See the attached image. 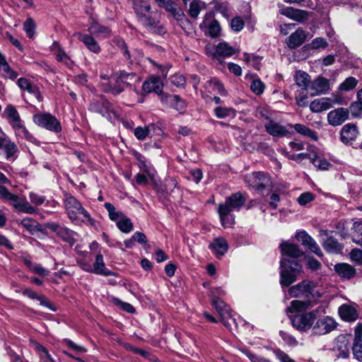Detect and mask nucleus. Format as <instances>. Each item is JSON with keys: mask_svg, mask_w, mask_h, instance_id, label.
I'll use <instances>...</instances> for the list:
<instances>
[{"mask_svg": "<svg viewBox=\"0 0 362 362\" xmlns=\"http://www.w3.org/2000/svg\"><path fill=\"white\" fill-rule=\"evenodd\" d=\"M280 248L283 257L281 259L280 284L283 287H287L297 279V276L302 273V265L296 260H290L303 255V251L299 247L287 241L282 242Z\"/></svg>", "mask_w": 362, "mask_h": 362, "instance_id": "obj_1", "label": "nucleus"}, {"mask_svg": "<svg viewBox=\"0 0 362 362\" xmlns=\"http://www.w3.org/2000/svg\"><path fill=\"white\" fill-rule=\"evenodd\" d=\"M245 202V196L237 192L227 197L224 203L218 204V213L223 227L230 228L234 225L235 216L233 211H240Z\"/></svg>", "mask_w": 362, "mask_h": 362, "instance_id": "obj_2", "label": "nucleus"}, {"mask_svg": "<svg viewBox=\"0 0 362 362\" xmlns=\"http://www.w3.org/2000/svg\"><path fill=\"white\" fill-rule=\"evenodd\" d=\"M64 204L66 214L71 221L76 224L84 223L87 225L94 226L95 220L75 197L66 195Z\"/></svg>", "mask_w": 362, "mask_h": 362, "instance_id": "obj_3", "label": "nucleus"}, {"mask_svg": "<svg viewBox=\"0 0 362 362\" xmlns=\"http://www.w3.org/2000/svg\"><path fill=\"white\" fill-rule=\"evenodd\" d=\"M134 9L142 25L151 30L158 28L159 32L163 31V28L158 25L159 21L156 14L151 12V6L148 3L142 0H134Z\"/></svg>", "mask_w": 362, "mask_h": 362, "instance_id": "obj_4", "label": "nucleus"}, {"mask_svg": "<svg viewBox=\"0 0 362 362\" xmlns=\"http://www.w3.org/2000/svg\"><path fill=\"white\" fill-rule=\"evenodd\" d=\"M137 79L136 76L134 73H127L124 71H121L114 78L115 81V86H107L105 92L112 93L115 95L121 93L124 87L129 86Z\"/></svg>", "mask_w": 362, "mask_h": 362, "instance_id": "obj_5", "label": "nucleus"}, {"mask_svg": "<svg viewBox=\"0 0 362 362\" xmlns=\"http://www.w3.org/2000/svg\"><path fill=\"white\" fill-rule=\"evenodd\" d=\"M35 124L50 132L58 133L62 130L59 120L49 113H37L33 115Z\"/></svg>", "mask_w": 362, "mask_h": 362, "instance_id": "obj_6", "label": "nucleus"}, {"mask_svg": "<svg viewBox=\"0 0 362 362\" xmlns=\"http://www.w3.org/2000/svg\"><path fill=\"white\" fill-rule=\"evenodd\" d=\"M317 310L297 314L291 319L293 326L298 330L306 332L313 329V323L316 320Z\"/></svg>", "mask_w": 362, "mask_h": 362, "instance_id": "obj_7", "label": "nucleus"}, {"mask_svg": "<svg viewBox=\"0 0 362 362\" xmlns=\"http://www.w3.org/2000/svg\"><path fill=\"white\" fill-rule=\"evenodd\" d=\"M205 50L209 57L218 61L221 58L229 57L235 53V49L225 42H220L217 45H207Z\"/></svg>", "mask_w": 362, "mask_h": 362, "instance_id": "obj_8", "label": "nucleus"}, {"mask_svg": "<svg viewBox=\"0 0 362 362\" xmlns=\"http://www.w3.org/2000/svg\"><path fill=\"white\" fill-rule=\"evenodd\" d=\"M335 320L329 316H322L313 323L312 334L314 335H324L330 333L337 327Z\"/></svg>", "mask_w": 362, "mask_h": 362, "instance_id": "obj_9", "label": "nucleus"}, {"mask_svg": "<svg viewBox=\"0 0 362 362\" xmlns=\"http://www.w3.org/2000/svg\"><path fill=\"white\" fill-rule=\"evenodd\" d=\"M341 100L338 95L317 98L310 103V109L313 112H320L331 108L334 105L341 104Z\"/></svg>", "mask_w": 362, "mask_h": 362, "instance_id": "obj_10", "label": "nucleus"}, {"mask_svg": "<svg viewBox=\"0 0 362 362\" xmlns=\"http://www.w3.org/2000/svg\"><path fill=\"white\" fill-rule=\"evenodd\" d=\"M245 181L253 188L262 189L271 185L270 177L261 173L255 172L245 176Z\"/></svg>", "mask_w": 362, "mask_h": 362, "instance_id": "obj_11", "label": "nucleus"}, {"mask_svg": "<svg viewBox=\"0 0 362 362\" xmlns=\"http://www.w3.org/2000/svg\"><path fill=\"white\" fill-rule=\"evenodd\" d=\"M313 291V283L309 281H303L291 286L288 291L292 298H310V294H312Z\"/></svg>", "mask_w": 362, "mask_h": 362, "instance_id": "obj_12", "label": "nucleus"}, {"mask_svg": "<svg viewBox=\"0 0 362 362\" xmlns=\"http://www.w3.org/2000/svg\"><path fill=\"white\" fill-rule=\"evenodd\" d=\"M296 239L302 245L307 247L311 252L320 257L323 256L322 252L315 240L310 236L305 231H300L296 235Z\"/></svg>", "mask_w": 362, "mask_h": 362, "instance_id": "obj_13", "label": "nucleus"}, {"mask_svg": "<svg viewBox=\"0 0 362 362\" xmlns=\"http://www.w3.org/2000/svg\"><path fill=\"white\" fill-rule=\"evenodd\" d=\"M161 103L177 111L182 112L186 108V103L177 95L163 94L160 98Z\"/></svg>", "mask_w": 362, "mask_h": 362, "instance_id": "obj_14", "label": "nucleus"}, {"mask_svg": "<svg viewBox=\"0 0 362 362\" xmlns=\"http://www.w3.org/2000/svg\"><path fill=\"white\" fill-rule=\"evenodd\" d=\"M358 305L356 304H342L338 308L340 317L346 322L356 321L358 318Z\"/></svg>", "mask_w": 362, "mask_h": 362, "instance_id": "obj_15", "label": "nucleus"}, {"mask_svg": "<svg viewBox=\"0 0 362 362\" xmlns=\"http://www.w3.org/2000/svg\"><path fill=\"white\" fill-rule=\"evenodd\" d=\"M310 89L312 96L325 94L330 89L329 81L325 77L318 76L311 82Z\"/></svg>", "mask_w": 362, "mask_h": 362, "instance_id": "obj_16", "label": "nucleus"}, {"mask_svg": "<svg viewBox=\"0 0 362 362\" xmlns=\"http://www.w3.org/2000/svg\"><path fill=\"white\" fill-rule=\"evenodd\" d=\"M349 117V111L346 108L340 107L330 111L327 115V121L332 126H339L344 122Z\"/></svg>", "mask_w": 362, "mask_h": 362, "instance_id": "obj_17", "label": "nucleus"}, {"mask_svg": "<svg viewBox=\"0 0 362 362\" xmlns=\"http://www.w3.org/2000/svg\"><path fill=\"white\" fill-rule=\"evenodd\" d=\"M13 198H9L8 202L18 211L32 214L35 212V209L33 206L25 198L20 197L13 194Z\"/></svg>", "mask_w": 362, "mask_h": 362, "instance_id": "obj_18", "label": "nucleus"}, {"mask_svg": "<svg viewBox=\"0 0 362 362\" xmlns=\"http://www.w3.org/2000/svg\"><path fill=\"white\" fill-rule=\"evenodd\" d=\"M133 156L137 160V165L140 170L142 171L143 173H145L149 177V179H151V180H154L156 175V171L153 167V165L141 153L138 152H134L133 153Z\"/></svg>", "mask_w": 362, "mask_h": 362, "instance_id": "obj_19", "label": "nucleus"}, {"mask_svg": "<svg viewBox=\"0 0 362 362\" xmlns=\"http://www.w3.org/2000/svg\"><path fill=\"white\" fill-rule=\"evenodd\" d=\"M279 13L281 15L298 22H303L308 18V13L307 11L294 8L293 7L283 6L279 10Z\"/></svg>", "mask_w": 362, "mask_h": 362, "instance_id": "obj_20", "label": "nucleus"}, {"mask_svg": "<svg viewBox=\"0 0 362 362\" xmlns=\"http://www.w3.org/2000/svg\"><path fill=\"white\" fill-rule=\"evenodd\" d=\"M74 36L76 37L78 40L82 42L86 47L91 52L94 54H98L100 52V47L96 40L93 37V35L82 33H76Z\"/></svg>", "mask_w": 362, "mask_h": 362, "instance_id": "obj_21", "label": "nucleus"}, {"mask_svg": "<svg viewBox=\"0 0 362 362\" xmlns=\"http://www.w3.org/2000/svg\"><path fill=\"white\" fill-rule=\"evenodd\" d=\"M264 127L267 132L273 136L283 137L287 136L290 134L288 125L283 126L272 120L269 121Z\"/></svg>", "mask_w": 362, "mask_h": 362, "instance_id": "obj_22", "label": "nucleus"}, {"mask_svg": "<svg viewBox=\"0 0 362 362\" xmlns=\"http://www.w3.org/2000/svg\"><path fill=\"white\" fill-rule=\"evenodd\" d=\"M163 81L158 76H152L148 80L145 81L143 83V90L144 92L147 93L154 92L160 96V95H163Z\"/></svg>", "mask_w": 362, "mask_h": 362, "instance_id": "obj_23", "label": "nucleus"}, {"mask_svg": "<svg viewBox=\"0 0 362 362\" xmlns=\"http://www.w3.org/2000/svg\"><path fill=\"white\" fill-rule=\"evenodd\" d=\"M358 134V131L356 125L352 123H349L342 127L340 134V139L344 144H349L355 140Z\"/></svg>", "mask_w": 362, "mask_h": 362, "instance_id": "obj_24", "label": "nucleus"}, {"mask_svg": "<svg viewBox=\"0 0 362 362\" xmlns=\"http://www.w3.org/2000/svg\"><path fill=\"white\" fill-rule=\"evenodd\" d=\"M306 40V33L302 29L296 30L286 39V45L291 49L300 47Z\"/></svg>", "mask_w": 362, "mask_h": 362, "instance_id": "obj_25", "label": "nucleus"}, {"mask_svg": "<svg viewBox=\"0 0 362 362\" xmlns=\"http://www.w3.org/2000/svg\"><path fill=\"white\" fill-rule=\"evenodd\" d=\"M211 17L212 16L211 13H206L204 16V20L200 24L199 27L201 29H204L208 27L209 35H210L211 37H216L219 35L221 32V27L216 20H213L208 24L207 20Z\"/></svg>", "mask_w": 362, "mask_h": 362, "instance_id": "obj_26", "label": "nucleus"}, {"mask_svg": "<svg viewBox=\"0 0 362 362\" xmlns=\"http://www.w3.org/2000/svg\"><path fill=\"white\" fill-rule=\"evenodd\" d=\"M17 83L21 89L25 90L29 93L33 95L37 101H42V97L40 95L38 88L32 83L28 79L25 78H20L18 80Z\"/></svg>", "mask_w": 362, "mask_h": 362, "instance_id": "obj_27", "label": "nucleus"}, {"mask_svg": "<svg viewBox=\"0 0 362 362\" xmlns=\"http://www.w3.org/2000/svg\"><path fill=\"white\" fill-rule=\"evenodd\" d=\"M335 272L343 279H351L356 275V269L347 263H339L334 265Z\"/></svg>", "mask_w": 362, "mask_h": 362, "instance_id": "obj_28", "label": "nucleus"}, {"mask_svg": "<svg viewBox=\"0 0 362 362\" xmlns=\"http://www.w3.org/2000/svg\"><path fill=\"white\" fill-rule=\"evenodd\" d=\"M93 273L105 276L114 275V272L107 269L105 267L103 256L98 253L95 257V260L93 266Z\"/></svg>", "mask_w": 362, "mask_h": 362, "instance_id": "obj_29", "label": "nucleus"}, {"mask_svg": "<svg viewBox=\"0 0 362 362\" xmlns=\"http://www.w3.org/2000/svg\"><path fill=\"white\" fill-rule=\"evenodd\" d=\"M349 339L345 335H339L335 339L334 349L339 351V356L346 358L349 356Z\"/></svg>", "mask_w": 362, "mask_h": 362, "instance_id": "obj_30", "label": "nucleus"}, {"mask_svg": "<svg viewBox=\"0 0 362 362\" xmlns=\"http://www.w3.org/2000/svg\"><path fill=\"white\" fill-rule=\"evenodd\" d=\"M362 330L360 327L355 329V336L352 346L354 356L359 361H362Z\"/></svg>", "mask_w": 362, "mask_h": 362, "instance_id": "obj_31", "label": "nucleus"}, {"mask_svg": "<svg viewBox=\"0 0 362 362\" xmlns=\"http://www.w3.org/2000/svg\"><path fill=\"white\" fill-rule=\"evenodd\" d=\"M89 34L96 37H107L110 35V30L93 21L88 29Z\"/></svg>", "mask_w": 362, "mask_h": 362, "instance_id": "obj_32", "label": "nucleus"}, {"mask_svg": "<svg viewBox=\"0 0 362 362\" xmlns=\"http://www.w3.org/2000/svg\"><path fill=\"white\" fill-rule=\"evenodd\" d=\"M210 247L216 256H222L228 251V245L225 238L219 237L214 240Z\"/></svg>", "mask_w": 362, "mask_h": 362, "instance_id": "obj_33", "label": "nucleus"}, {"mask_svg": "<svg viewBox=\"0 0 362 362\" xmlns=\"http://www.w3.org/2000/svg\"><path fill=\"white\" fill-rule=\"evenodd\" d=\"M310 306V301H300L298 300H295L291 302L290 306H288L286 311L290 313H303L305 311L309 308Z\"/></svg>", "mask_w": 362, "mask_h": 362, "instance_id": "obj_34", "label": "nucleus"}, {"mask_svg": "<svg viewBox=\"0 0 362 362\" xmlns=\"http://www.w3.org/2000/svg\"><path fill=\"white\" fill-rule=\"evenodd\" d=\"M288 127L291 129L294 128V129L300 134L310 138L314 141H317L318 139L317 134L315 132L310 129L309 127L301 124H296L295 125L288 124Z\"/></svg>", "mask_w": 362, "mask_h": 362, "instance_id": "obj_35", "label": "nucleus"}, {"mask_svg": "<svg viewBox=\"0 0 362 362\" xmlns=\"http://www.w3.org/2000/svg\"><path fill=\"white\" fill-rule=\"evenodd\" d=\"M296 85L303 90H306L310 83V76L305 71H297L294 76Z\"/></svg>", "mask_w": 362, "mask_h": 362, "instance_id": "obj_36", "label": "nucleus"}, {"mask_svg": "<svg viewBox=\"0 0 362 362\" xmlns=\"http://www.w3.org/2000/svg\"><path fill=\"white\" fill-rule=\"evenodd\" d=\"M222 295H224V291L221 288H216L212 291V303L218 313H220L225 309H228L224 302L219 299V296Z\"/></svg>", "mask_w": 362, "mask_h": 362, "instance_id": "obj_37", "label": "nucleus"}, {"mask_svg": "<svg viewBox=\"0 0 362 362\" xmlns=\"http://www.w3.org/2000/svg\"><path fill=\"white\" fill-rule=\"evenodd\" d=\"M48 228L66 241H69V238L71 236L72 232L67 228L61 226L55 223L49 224Z\"/></svg>", "mask_w": 362, "mask_h": 362, "instance_id": "obj_38", "label": "nucleus"}, {"mask_svg": "<svg viewBox=\"0 0 362 362\" xmlns=\"http://www.w3.org/2000/svg\"><path fill=\"white\" fill-rule=\"evenodd\" d=\"M206 4L200 0H192L189 4V14L192 18H197L200 12L205 9Z\"/></svg>", "mask_w": 362, "mask_h": 362, "instance_id": "obj_39", "label": "nucleus"}, {"mask_svg": "<svg viewBox=\"0 0 362 362\" xmlns=\"http://www.w3.org/2000/svg\"><path fill=\"white\" fill-rule=\"evenodd\" d=\"M350 111L354 117L362 115V88L357 93V100L350 106Z\"/></svg>", "mask_w": 362, "mask_h": 362, "instance_id": "obj_40", "label": "nucleus"}, {"mask_svg": "<svg viewBox=\"0 0 362 362\" xmlns=\"http://www.w3.org/2000/svg\"><path fill=\"white\" fill-rule=\"evenodd\" d=\"M310 161L316 168L322 170H327L332 166V164L327 159L317 156L316 153L312 155Z\"/></svg>", "mask_w": 362, "mask_h": 362, "instance_id": "obj_41", "label": "nucleus"}, {"mask_svg": "<svg viewBox=\"0 0 362 362\" xmlns=\"http://www.w3.org/2000/svg\"><path fill=\"white\" fill-rule=\"evenodd\" d=\"M322 245L324 249L328 252L338 253L341 250V247L338 241L332 237L327 238L324 241Z\"/></svg>", "mask_w": 362, "mask_h": 362, "instance_id": "obj_42", "label": "nucleus"}, {"mask_svg": "<svg viewBox=\"0 0 362 362\" xmlns=\"http://www.w3.org/2000/svg\"><path fill=\"white\" fill-rule=\"evenodd\" d=\"M104 206L108 212L110 219L115 222V223L124 215L122 211H117L114 205L111 203L106 202Z\"/></svg>", "mask_w": 362, "mask_h": 362, "instance_id": "obj_43", "label": "nucleus"}, {"mask_svg": "<svg viewBox=\"0 0 362 362\" xmlns=\"http://www.w3.org/2000/svg\"><path fill=\"white\" fill-rule=\"evenodd\" d=\"M352 230L353 242L362 247V223L359 221L354 222Z\"/></svg>", "mask_w": 362, "mask_h": 362, "instance_id": "obj_44", "label": "nucleus"}, {"mask_svg": "<svg viewBox=\"0 0 362 362\" xmlns=\"http://www.w3.org/2000/svg\"><path fill=\"white\" fill-rule=\"evenodd\" d=\"M158 6L170 13L176 18L180 16V11L177 9L176 4L171 1L163 0Z\"/></svg>", "mask_w": 362, "mask_h": 362, "instance_id": "obj_45", "label": "nucleus"}, {"mask_svg": "<svg viewBox=\"0 0 362 362\" xmlns=\"http://www.w3.org/2000/svg\"><path fill=\"white\" fill-rule=\"evenodd\" d=\"M116 225L122 232L125 233L131 232L133 229L132 221L125 215L116 223Z\"/></svg>", "mask_w": 362, "mask_h": 362, "instance_id": "obj_46", "label": "nucleus"}, {"mask_svg": "<svg viewBox=\"0 0 362 362\" xmlns=\"http://www.w3.org/2000/svg\"><path fill=\"white\" fill-rule=\"evenodd\" d=\"M214 114L216 116V117L220 119H223L227 117H235V111L234 109L231 107H216L214 109Z\"/></svg>", "mask_w": 362, "mask_h": 362, "instance_id": "obj_47", "label": "nucleus"}, {"mask_svg": "<svg viewBox=\"0 0 362 362\" xmlns=\"http://www.w3.org/2000/svg\"><path fill=\"white\" fill-rule=\"evenodd\" d=\"M206 88H211L213 91L217 92L218 93L224 95L226 94V91L223 84L217 79L212 78L206 82Z\"/></svg>", "mask_w": 362, "mask_h": 362, "instance_id": "obj_48", "label": "nucleus"}, {"mask_svg": "<svg viewBox=\"0 0 362 362\" xmlns=\"http://www.w3.org/2000/svg\"><path fill=\"white\" fill-rule=\"evenodd\" d=\"M4 115L8 119L9 123L16 122L21 119L20 115L16 107L11 105H8L4 110Z\"/></svg>", "mask_w": 362, "mask_h": 362, "instance_id": "obj_49", "label": "nucleus"}, {"mask_svg": "<svg viewBox=\"0 0 362 362\" xmlns=\"http://www.w3.org/2000/svg\"><path fill=\"white\" fill-rule=\"evenodd\" d=\"M21 224L31 234H33L35 231L40 230V225L33 218H23Z\"/></svg>", "mask_w": 362, "mask_h": 362, "instance_id": "obj_50", "label": "nucleus"}, {"mask_svg": "<svg viewBox=\"0 0 362 362\" xmlns=\"http://www.w3.org/2000/svg\"><path fill=\"white\" fill-rule=\"evenodd\" d=\"M358 81L352 76L346 78L339 86L341 91L347 92L353 90L357 86Z\"/></svg>", "mask_w": 362, "mask_h": 362, "instance_id": "obj_51", "label": "nucleus"}, {"mask_svg": "<svg viewBox=\"0 0 362 362\" xmlns=\"http://www.w3.org/2000/svg\"><path fill=\"white\" fill-rule=\"evenodd\" d=\"M15 134L17 136L21 137L22 139H25L32 143L35 144L37 142V139L29 133V132L25 128L24 124L21 126V127H20L18 129H17L15 132Z\"/></svg>", "mask_w": 362, "mask_h": 362, "instance_id": "obj_52", "label": "nucleus"}, {"mask_svg": "<svg viewBox=\"0 0 362 362\" xmlns=\"http://www.w3.org/2000/svg\"><path fill=\"white\" fill-rule=\"evenodd\" d=\"M328 46L327 40L322 37H316L307 45L309 49H317L320 48H326Z\"/></svg>", "mask_w": 362, "mask_h": 362, "instance_id": "obj_53", "label": "nucleus"}, {"mask_svg": "<svg viewBox=\"0 0 362 362\" xmlns=\"http://www.w3.org/2000/svg\"><path fill=\"white\" fill-rule=\"evenodd\" d=\"M219 315L223 324L227 327H230L233 323H235V319L232 317L228 309H225L221 312Z\"/></svg>", "mask_w": 362, "mask_h": 362, "instance_id": "obj_54", "label": "nucleus"}, {"mask_svg": "<svg viewBox=\"0 0 362 362\" xmlns=\"http://www.w3.org/2000/svg\"><path fill=\"white\" fill-rule=\"evenodd\" d=\"M52 47L53 50H54V48H56L55 55L57 61L68 64L69 62V58L67 54L59 47V45L57 42H54L53 43Z\"/></svg>", "mask_w": 362, "mask_h": 362, "instance_id": "obj_55", "label": "nucleus"}, {"mask_svg": "<svg viewBox=\"0 0 362 362\" xmlns=\"http://www.w3.org/2000/svg\"><path fill=\"white\" fill-rule=\"evenodd\" d=\"M244 57V61H245L247 63L250 64L251 66H252L256 69H259V64L261 63V58L255 56L254 54H250L247 53H245L243 54Z\"/></svg>", "mask_w": 362, "mask_h": 362, "instance_id": "obj_56", "label": "nucleus"}, {"mask_svg": "<svg viewBox=\"0 0 362 362\" xmlns=\"http://www.w3.org/2000/svg\"><path fill=\"white\" fill-rule=\"evenodd\" d=\"M97 110L103 115L106 116L112 111V105L106 100H102L98 104Z\"/></svg>", "mask_w": 362, "mask_h": 362, "instance_id": "obj_57", "label": "nucleus"}, {"mask_svg": "<svg viewBox=\"0 0 362 362\" xmlns=\"http://www.w3.org/2000/svg\"><path fill=\"white\" fill-rule=\"evenodd\" d=\"M23 29L26 33L27 37L32 38L35 35V24L34 21L31 18H28L23 24Z\"/></svg>", "mask_w": 362, "mask_h": 362, "instance_id": "obj_58", "label": "nucleus"}, {"mask_svg": "<svg viewBox=\"0 0 362 362\" xmlns=\"http://www.w3.org/2000/svg\"><path fill=\"white\" fill-rule=\"evenodd\" d=\"M112 301L115 305L119 306L123 310H125L129 313H134L135 312L134 307L128 303L122 302L117 298H113Z\"/></svg>", "mask_w": 362, "mask_h": 362, "instance_id": "obj_59", "label": "nucleus"}, {"mask_svg": "<svg viewBox=\"0 0 362 362\" xmlns=\"http://www.w3.org/2000/svg\"><path fill=\"white\" fill-rule=\"evenodd\" d=\"M250 89L256 95H260L264 90V85L259 79H255L251 83Z\"/></svg>", "mask_w": 362, "mask_h": 362, "instance_id": "obj_60", "label": "nucleus"}, {"mask_svg": "<svg viewBox=\"0 0 362 362\" xmlns=\"http://www.w3.org/2000/svg\"><path fill=\"white\" fill-rule=\"evenodd\" d=\"M36 349L38 351L41 359L44 362H57L55 360H54L53 358L49 354L47 349L41 346V345H37Z\"/></svg>", "mask_w": 362, "mask_h": 362, "instance_id": "obj_61", "label": "nucleus"}, {"mask_svg": "<svg viewBox=\"0 0 362 362\" xmlns=\"http://www.w3.org/2000/svg\"><path fill=\"white\" fill-rule=\"evenodd\" d=\"M29 199L31 203L35 206L42 205L46 200L45 197L33 192L29 193Z\"/></svg>", "mask_w": 362, "mask_h": 362, "instance_id": "obj_62", "label": "nucleus"}, {"mask_svg": "<svg viewBox=\"0 0 362 362\" xmlns=\"http://www.w3.org/2000/svg\"><path fill=\"white\" fill-rule=\"evenodd\" d=\"M170 82L177 87H184L186 83V80L184 76L181 74H174L170 78Z\"/></svg>", "mask_w": 362, "mask_h": 362, "instance_id": "obj_63", "label": "nucleus"}, {"mask_svg": "<svg viewBox=\"0 0 362 362\" xmlns=\"http://www.w3.org/2000/svg\"><path fill=\"white\" fill-rule=\"evenodd\" d=\"M349 255L352 261L358 264H362V250L361 249H353Z\"/></svg>", "mask_w": 362, "mask_h": 362, "instance_id": "obj_64", "label": "nucleus"}]
</instances>
